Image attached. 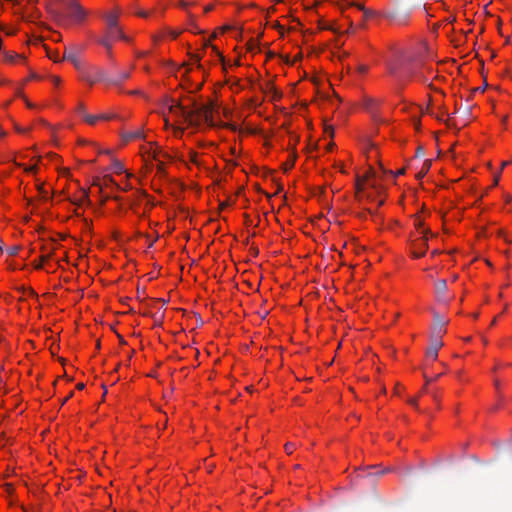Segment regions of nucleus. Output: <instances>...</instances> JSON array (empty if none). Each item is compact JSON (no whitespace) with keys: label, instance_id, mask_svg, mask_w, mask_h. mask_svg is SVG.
<instances>
[{"label":"nucleus","instance_id":"f257e3e1","mask_svg":"<svg viewBox=\"0 0 512 512\" xmlns=\"http://www.w3.org/2000/svg\"><path fill=\"white\" fill-rule=\"evenodd\" d=\"M214 105L212 102L207 104L193 103V108L188 109L179 102L171 101L169 105L170 113L174 114L181 122L188 123L192 126H200L206 123L210 126L214 125L213 121Z\"/></svg>","mask_w":512,"mask_h":512},{"label":"nucleus","instance_id":"f03ea898","mask_svg":"<svg viewBox=\"0 0 512 512\" xmlns=\"http://www.w3.org/2000/svg\"><path fill=\"white\" fill-rule=\"evenodd\" d=\"M421 64L418 62L411 63H402L400 65H389V72L391 75L398 77L400 79L405 77H415L419 80L426 81L423 73L420 71Z\"/></svg>","mask_w":512,"mask_h":512},{"label":"nucleus","instance_id":"7ed1b4c3","mask_svg":"<svg viewBox=\"0 0 512 512\" xmlns=\"http://www.w3.org/2000/svg\"><path fill=\"white\" fill-rule=\"evenodd\" d=\"M429 230H423V235L413 241H411V251L415 258L423 257L428 248V237Z\"/></svg>","mask_w":512,"mask_h":512},{"label":"nucleus","instance_id":"20e7f679","mask_svg":"<svg viewBox=\"0 0 512 512\" xmlns=\"http://www.w3.org/2000/svg\"><path fill=\"white\" fill-rule=\"evenodd\" d=\"M123 39L127 40L119 26L107 28V34L105 37L99 39V44L104 46L106 49H111V41Z\"/></svg>","mask_w":512,"mask_h":512},{"label":"nucleus","instance_id":"39448f33","mask_svg":"<svg viewBox=\"0 0 512 512\" xmlns=\"http://www.w3.org/2000/svg\"><path fill=\"white\" fill-rule=\"evenodd\" d=\"M65 5L72 19L78 22H81L85 19L87 12L76 0H69L65 3Z\"/></svg>","mask_w":512,"mask_h":512},{"label":"nucleus","instance_id":"423d86ee","mask_svg":"<svg viewBox=\"0 0 512 512\" xmlns=\"http://www.w3.org/2000/svg\"><path fill=\"white\" fill-rule=\"evenodd\" d=\"M442 346L443 341L439 336H431L429 347L426 350L427 358L431 359L432 361H435L438 357V351Z\"/></svg>","mask_w":512,"mask_h":512},{"label":"nucleus","instance_id":"0eeeda50","mask_svg":"<svg viewBox=\"0 0 512 512\" xmlns=\"http://www.w3.org/2000/svg\"><path fill=\"white\" fill-rule=\"evenodd\" d=\"M90 84H94L96 82H104L106 84L111 85V82H114L111 79V74L103 69H97L95 71V75L93 77L87 76L85 78Z\"/></svg>","mask_w":512,"mask_h":512},{"label":"nucleus","instance_id":"6e6552de","mask_svg":"<svg viewBox=\"0 0 512 512\" xmlns=\"http://www.w3.org/2000/svg\"><path fill=\"white\" fill-rule=\"evenodd\" d=\"M434 320L435 323L433 326V332L431 336H439L441 338L442 335L446 332L445 325L447 324V321L438 314L434 315Z\"/></svg>","mask_w":512,"mask_h":512},{"label":"nucleus","instance_id":"1a4fd4ad","mask_svg":"<svg viewBox=\"0 0 512 512\" xmlns=\"http://www.w3.org/2000/svg\"><path fill=\"white\" fill-rule=\"evenodd\" d=\"M385 17L393 24L405 25L409 19V14L387 13Z\"/></svg>","mask_w":512,"mask_h":512},{"label":"nucleus","instance_id":"9d476101","mask_svg":"<svg viewBox=\"0 0 512 512\" xmlns=\"http://www.w3.org/2000/svg\"><path fill=\"white\" fill-rule=\"evenodd\" d=\"M115 117L116 115L106 113H101L98 115L84 114V121L90 125H94L98 120H110Z\"/></svg>","mask_w":512,"mask_h":512},{"label":"nucleus","instance_id":"9b49d317","mask_svg":"<svg viewBox=\"0 0 512 512\" xmlns=\"http://www.w3.org/2000/svg\"><path fill=\"white\" fill-rule=\"evenodd\" d=\"M121 137H122L123 141L125 143H127V142L135 140V139H143L144 133H143L142 129H137L132 132H123V133H121Z\"/></svg>","mask_w":512,"mask_h":512},{"label":"nucleus","instance_id":"f8f14e48","mask_svg":"<svg viewBox=\"0 0 512 512\" xmlns=\"http://www.w3.org/2000/svg\"><path fill=\"white\" fill-rule=\"evenodd\" d=\"M130 76L129 72L122 71L117 74H111V79L115 82H111V85H119Z\"/></svg>","mask_w":512,"mask_h":512},{"label":"nucleus","instance_id":"ddd939ff","mask_svg":"<svg viewBox=\"0 0 512 512\" xmlns=\"http://www.w3.org/2000/svg\"><path fill=\"white\" fill-rule=\"evenodd\" d=\"M63 59L71 61L76 68L80 67V63L73 51H65Z\"/></svg>","mask_w":512,"mask_h":512},{"label":"nucleus","instance_id":"4468645a","mask_svg":"<svg viewBox=\"0 0 512 512\" xmlns=\"http://www.w3.org/2000/svg\"><path fill=\"white\" fill-rule=\"evenodd\" d=\"M435 289L437 295L440 297L447 289V283L444 279H440L435 283Z\"/></svg>","mask_w":512,"mask_h":512},{"label":"nucleus","instance_id":"2eb2a0df","mask_svg":"<svg viewBox=\"0 0 512 512\" xmlns=\"http://www.w3.org/2000/svg\"><path fill=\"white\" fill-rule=\"evenodd\" d=\"M105 19L107 23V28L118 26L117 16L115 14L109 13L106 15Z\"/></svg>","mask_w":512,"mask_h":512},{"label":"nucleus","instance_id":"dca6fc26","mask_svg":"<svg viewBox=\"0 0 512 512\" xmlns=\"http://www.w3.org/2000/svg\"><path fill=\"white\" fill-rule=\"evenodd\" d=\"M111 170L117 174L123 173L125 171L123 164L118 160H113Z\"/></svg>","mask_w":512,"mask_h":512},{"label":"nucleus","instance_id":"f3484780","mask_svg":"<svg viewBox=\"0 0 512 512\" xmlns=\"http://www.w3.org/2000/svg\"><path fill=\"white\" fill-rule=\"evenodd\" d=\"M103 181H104L105 186L114 185L116 187V189H121V186L119 184H117L115 182V180L113 179V177L110 175L104 176Z\"/></svg>","mask_w":512,"mask_h":512},{"label":"nucleus","instance_id":"a211bd4d","mask_svg":"<svg viewBox=\"0 0 512 512\" xmlns=\"http://www.w3.org/2000/svg\"><path fill=\"white\" fill-rule=\"evenodd\" d=\"M356 6H357V8H358L359 10H361V11H363V12H364V16H365V18H369V17H371V16H373V15H374V11L369 10V9H366V8H365L363 5H361V4H357Z\"/></svg>","mask_w":512,"mask_h":512},{"label":"nucleus","instance_id":"6ab92c4d","mask_svg":"<svg viewBox=\"0 0 512 512\" xmlns=\"http://www.w3.org/2000/svg\"><path fill=\"white\" fill-rule=\"evenodd\" d=\"M17 59L24 60V57H23V56H21V55H19V54H7V55H6V60H7L8 62L13 63V62H15Z\"/></svg>","mask_w":512,"mask_h":512},{"label":"nucleus","instance_id":"aec40b11","mask_svg":"<svg viewBox=\"0 0 512 512\" xmlns=\"http://www.w3.org/2000/svg\"><path fill=\"white\" fill-rule=\"evenodd\" d=\"M367 177H357V181H356V189H357V192H361L363 190V183L366 181Z\"/></svg>","mask_w":512,"mask_h":512},{"label":"nucleus","instance_id":"412c9836","mask_svg":"<svg viewBox=\"0 0 512 512\" xmlns=\"http://www.w3.org/2000/svg\"><path fill=\"white\" fill-rule=\"evenodd\" d=\"M19 250H20L19 246H11V247L7 248V254L10 256H15L18 254Z\"/></svg>","mask_w":512,"mask_h":512},{"label":"nucleus","instance_id":"4be33fe9","mask_svg":"<svg viewBox=\"0 0 512 512\" xmlns=\"http://www.w3.org/2000/svg\"><path fill=\"white\" fill-rule=\"evenodd\" d=\"M324 132L326 135L332 138L334 136V127L332 125L326 124L324 127Z\"/></svg>","mask_w":512,"mask_h":512},{"label":"nucleus","instance_id":"5701e85b","mask_svg":"<svg viewBox=\"0 0 512 512\" xmlns=\"http://www.w3.org/2000/svg\"><path fill=\"white\" fill-rule=\"evenodd\" d=\"M190 58L192 61L197 63L198 68H202V65L200 64L201 56L198 54H190Z\"/></svg>","mask_w":512,"mask_h":512},{"label":"nucleus","instance_id":"b1692460","mask_svg":"<svg viewBox=\"0 0 512 512\" xmlns=\"http://www.w3.org/2000/svg\"><path fill=\"white\" fill-rule=\"evenodd\" d=\"M197 157H198V154L196 152H193L191 151L189 153V159L191 162H193L194 164H198V160H197Z\"/></svg>","mask_w":512,"mask_h":512},{"label":"nucleus","instance_id":"393cba45","mask_svg":"<svg viewBox=\"0 0 512 512\" xmlns=\"http://www.w3.org/2000/svg\"><path fill=\"white\" fill-rule=\"evenodd\" d=\"M77 110H78V113L84 118V114H87L86 113V109H85V106L84 104L80 103L77 107Z\"/></svg>","mask_w":512,"mask_h":512},{"label":"nucleus","instance_id":"a878e982","mask_svg":"<svg viewBox=\"0 0 512 512\" xmlns=\"http://www.w3.org/2000/svg\"><path fill=\"white\" fill-rule=\"evenodd\" d=\"M79 201H81V202L89 201V195H88V192L86 190H83L81 192V198L79 199Z\"/></svg>","mask_w":512,"mask_h":512},{"label":"nucleus","instance_id":"bb28decb","mask_svg":"<svg viewBox=\"0 0 512 512\" xmlns=\"http://www.w3.org/2000/svg\"><path fill=\"white\" fill-rule=\"evenodd\" d=\"M430 167H431V160H425V162L423 164V168H422L424 173H427L428 170L430 169Z\"/></svg>","mask_w":512,"mask_h":512},{"label":"nucleus","instance_id":"cd10ccee","mask_svg":"<svg viewBox=\"0 0 512 512\" xmlns=\"http://www.w3.org/2000/svg\"><path fill=\"white\" fill-rule=\"evenodd\" d=\"M295 445L293 443H287L285 445V450L288 454H291L293 449H294Z\"/></svg>","mask_w":512,"mask_h":512},{"label":"nucleus","instance_id":"c85d7f7f","mask_svg":"<svg viewBox=\"0 0 512 512\" xmlns=\"http://www.w3.org/2000/svg\"><path fill=\"white\" fill-rule=\"evenodd\" d=\"M415 226L418 230H420V232L423 234V230H426L425 228H423V223L422 221L420 220H417L415 221Z\"/></svg>","mask_w":512,"mask_h":512},{"label":"nucleus","instance_id":"c756f323","mask_svg":"<svg viewBox=\"0 0 512 512\" xmlns=\"http://www.w3.org/2000/svg\"><path fill=\"white\" fill-rule=\"evenodd\" d=\"M50 13L57 19L63 18L62 14L56 10L50 9Z\"/></svg>","mask_w":512,"mask_h":512},{"label":"nucleus","instance_id":"7c9ffc66","mask_svg":"<svg viewBox=\"0 0 512 512\" xmlns=\"http://www.w3.org/2000/svg\"><path fill=\"white\" fill-rule=\"evenodd\" d=\"M294 161H295V158L293 157L289 162L286 163L285 171H288L289 169H291L294 166Z\"/></svg>","mask_w":512,"mask_h":512},{"label":"nucleus","instance_id":"2f4dec72","mask_svg":"<svg viewBox=\"0 0 512 512\" xmlns=\"http://www.w3.org/2000/svg\"><path fill=\"white\" fill-rule=\"evenodd\" d=\"M51 257V254L47 255V256H43L41 258V262H44L46 261L47 259H49ZM36 269H41L42 268V263H37V265L35 266Z\"/></svg>","mask_w":512,"mask_h":512},{"label":"nucleus","instance_id":"473e14b6","mask_svg":"<svg viewBox=\"0 0 512 512\" xmlns=\"http://www.w3.org/2000/svg\"><path fill=\"white\" fill-rule=\"evenodd\" d=\"M408 403L411 404L412 406H414L415 408L418 409V403H417V398H411L408 400Z\"/></svg>","mask_w":512,"mask_h":512},{"label":"nucleus","instance_id":"72a5a7b5","mask_svg":"<svg viewBox=\"0 0 512 512\" xmlns=\"http://www.w3.org/2000/svg\"><path fill=\"white\" fill-rule=\"evenodd\" d=\"M423 155H424V148L420 146V147L417 148L416 156L417 157H421Z\"/></svg>","mask_w":512,"mask_h":512},{"label":"nucleus","instance_id":"f704fd0d","mask_svg":"<svg viewBox=\"0 0 512 512\" xmlns=\"http://www.w3.org/2000/svg\"><path fill=\"white\" fill-rule=\"evenodd\" d=\"M388 471H390V469H384V470H378L377 472H375V475L377 476H382L384 475L385 473H387Z\"/></svg>","mask_w":512,"mask_h":512},{"label":"nucleus","instance_id":"c9c22d12","mask_svg":"<svg viewBox=\"0 0 512 512\" xmlns=\"http://www.w3.org/2000/svg\"><path fill=\"white\" fill-rule=\"evenodd\" d=\"M137 15L140 16V17L146 18L148 16V13L146 11L139 10L137 12Z\"/></svg>","mask_w":512,"mask_h":512},{"label":"nucleus","instance_id":"e433bc0d","mask_svg":"<svg viewBox=\"0 0 512 512\" xmlns=\"http://www.w3.org/2000/svg\"><path fill=\"white\" fill-rule=\"evenodd\" d=\"M367 69H368V68H367L366 66H364V65H359V66H358V71H359L360 73H365V72H367Z\"/></svg>","mask_w":512,"mask_h":512},{"label":"nucleus","instance_id":"4c0bfd02","mask_svg":"<svg viewBox=\"0 0 512 512\" xmlns=\"http://www.w3.org/2000/svg\"><path fill=\"white\" fill-rule=\"evenodd\" d=\"M157 171H158L159 174H163L164 173L163 163H159L158 164Z\"/></svg>","mask_w":512,"mask_h":512},{"label":"nucleus","instance_id":"58836bf2","mask_svg":"<svg viewBox=\"0 0 512 512\" xmlns=\"http://www.w3.org/2000/svg\"><path fill=\"white\" fill-rule=\"evenodd\" d=\"M72 396H73V392H70L67 397L62 399L61 405H64L68 401V399H70Z\"/></svg>","mask_w":512,"mask_h":512},{"label":"nucleus","instance_id":"ea45409f","mask_svg":"<svg viewBox=\"0 0 512 512\" xmlns=\"http://www.w3.org/2000/svg\"><path fill=\"white\" fill-rule=\"evenodd\" d=\"M131 188H132L131 184L127 182L123 188L121 187L120 190L127 191V190H130Z\"/></svg>","mask_w":512,"mask_h":512},{"label":"nucleus","instance_id":"a19ab883","mask_svg":"<svg viewBox=\"0 0 512 512\" xmlns=\"http://www.w3.org/2000/svg\"><path fill=\"white\" fill-rule=\"evenodd\" d=\"M424 378H425V385H428L430 382H432L434 380L433 378L427 377L426 374H424Z\"/></svg>","mask_w":512,"mask_h":512},{"label":"nucleus","instance_id":"79ce46f5","mask_svg":"<svg viewBox=\"0 0 512 512\" xmlns=\"http://www.w3.org/2000/svg\"><path fill=\"white\" fill-rule=\"evenodd\" d=\"M212 49L213 51H215V53L220 57V59L223 61V56L220 54V52L218 51V49L215 47V46H212Z\"/></svg>","mask_w":512,"mask_h":512},{"label":"nucleus","instance_id":"37998d69","mask_svg":"<svg viewBox=\"0 0 512 512\" xmlns=\"http://www.w3.org/2000/svg\"><path fill=\"white\" fill-rule=\"evenodd\" d=\"M98 181H99V178H96V179L94 180V182H93V185H95V186H99L100 191H102V185H101Z\"/></svg>","mask_w":512,"mask_h":512},{"label":"nucleus","instance_id":"c03bdc74","mask_svg":"<svg viewBox=\"0 0 512 512\" xmlns=\"http://www.w3.org/2000/svg\"><path fill=\"white\" fill-rule=\"evenodd\" d=\"M52 80H53L54 84H56V85H58L60 83V78L57 76H53Z\"/></svg>","mask_w":512,"mask_h":512},{"label":"nucleus","instance_id":"a18cd8bd","mask_svg":"<svg viewBox=\"0 0 512 512\" xmlns=\"http://www.w3.org/2000/svg\"><path fill=\"white\" fill-rule=\"evenodd\" d=\"M212 9H213V6H212V5H207V6L204 8V12H205V13H208V12H210Z\"/></svg>","mask_w":512,"mask_h":512},{"label":"nucleus","instance_id":"49530a36","mask_svg":"<svg viewBox=\"0 0 512 512\" xmlns=\"http://www.w3.org/2000/svg\"><path fill=\"white\" fill-rule=\"evenodd\" d=\"M420 125H421L420 120H419L418 118H416V119H415V128H416V129H419V128H420Z\"/></svg>","mask_w":512,"mask_h":512},{"label":"nucleus","instance_id":"de8ad7c7","mask_svg":"<svg viewBox=\"0 0 512 512\" xmlns=\"http://www.w3.org/2000/svg\"><path fill=\"white\" fill-rule=\"evenodd\" d=\"M179 34L180 33L176 32V31L171 32V36H172L173 39H176L179 36Z\"/></svg>","mask_w":512,"mask_h":512},{"label":"nucleus","instance_id":"09e8293b","mask_svg":"<svg viewBox=\"0 0 512 512\" xmlns=\"http://www.w3.org/2000/svg\"><path fill=\"white\" fill-rule=\"evenodd\" d=\"M404 173H405V169L402 168V169L398 170L395 175L399 176V175H403Z\"/></svg>","mask_w":512,"mask_h":512},{"label":"nucleus","instance_id":"8fccbe9b","mask_svg":"<svg viewBox=\"0 0 512 512\" xmlns=\"http://www.w3.org/2000/svg\"><path fill=\"white\" fill-rule=\"evenodd\" d=\"M40 191H41L42 197L46 199V198L48 197V196H47V195H48V192H47V191H44L42 188H41V190H40Z\"/></svg>","mask_w":512,"mask_h":512},{"label":"nucleus","instance_id":"3c124183","mask_svg":"<svg viewBox=\"0 0 512 512\" xmlns=\"http://www.w3.org/2000/svg\"><path fill=\"white\" fill-rule=\"evenodd\" d=\"M84 387H85V385L83 383H78L77 386H76V388L78 390H82V389H84Z\"/></svg>","mask_w":512,"mask_h":512},{"label":"nucleus","instance_id":"603ef678","mask_svg":"<svg viewBox=\"0 0 512 512\" xmlns=\"http://www.w3.org/2000/svg\"><path fill=\"white\" fill-rule=\"evenodd\" d=\"M485 90V87H478L474 89V92H483Z\"/></svg>","mask_w":512,"mask_h":512},{"label":"nucleus","instance_id":"864d4df0","mask_svg":"<svg viewBox=\"0 0 512 512\" xmlns=\"http://www.w3.org/2000/svg\"><path fill=\"white\" fill-rule=\"evenodd\" d=\"M335 146V143L331 142L327 145V150H331Z\"/></svg>","mask_w":512,"mask_h":512},{"label":"nucleus","instance_id":"5fc2aeb1","mask_svg":"<svg viewBox=\"0 0 512 512\" xmlns=\"http://www.w3.org/2000/svg\"><path fill=\"white\" fill-rule=\"evenodd\" d=\"M498 181H499V175H497L495 178H494V181H493V185H497L498 184Z\"/></svg>","mask_w":512,"mask_h":512},{"label":"nucleus","instance_id":"6e6d98bb","mask_svg":"<svg viewBox=\"0 0 512 512\" xmlns=\"http://www.w3.org/2000/svg\"><path fill=\"white\" fill-rule=\"evenodd\" d=\"M25 102H26L27 107H29V108H33L34 107L33 104L30 103L26 98H25Z\"/></svg>","mask_w":512,"mask_h":512},{"label":"nucleus","instance_id":"4d7b16f0","mask_svg":"<svg viewBox=\"0 0 512 512\" xmlns=\"http://www.w3.org/2000/svg\"><path fill=\"white\" fill-rule=\"evenodd\" d=\"M228 205H229V203H228V202H222V203H220V208H222V209H223L224 207H226V206H228Z\"/></svg>","mask_w":512,"mask_h":512},{"label":"nucleus","instance_id":"13d9d810","mask_svg":"<svg viewBox=\"0 0 512 512\" xmlns=\"http://www.w3.org/2000/svg\"><path fill=\"white\" fill-rule=\"evenodd\" d=\"M510 162L505 161L501 164V169H503L505 166H507Z\"/></svg>","mask_w":512,"mask_h":512},{"label":"nucleus","instance_id":"bf43d9fd","mask_svg":"<svg viewBox=\"0 0 512 512\" xmlns=\"http://www.w3.org/2000/svg\"><path fill=\"white\" fill-rule=\"evenodd\" d=\"M112 199H113V200H115V201H120V200H121V197H119V196H113V197H112Z\"/></svg>","mask_w":512,"mask_h":512},{"label":"nucleus","instance_id":"052dcab7","mask_svg":"<svg viewBox=\"0 0 512 512\" xmlns=\"http://www.w3.org/2000/svg\"><path fill=\"white\" fill-rule=\"evenodd\" d=\"M35 170H36L35 166H32V167L29 168V171H31V172H34Z\"/></svg>","mask_w":512,"mask_h":512},{"label":"nucleus","instance_id":"680f3d73","mask_svg":"<svg viewBox=\"0 0 512 512\" xmlns=\"http://www.w3.org/2000/svg\"><path fill=\"white\" fill-rule=\"evenodd\" d=\"M118 337H119V339H120V342L124 344V343H125V340H124L120 335H118Z\"/></svg>","mask_w":512,"mask_h":512},{"label":"nucleus","instance_id":"e2e57ef3","mask_svg":"<svg viewBox=\"0 0 512 512\" xmlns=\"http://www.w3.org/2000/svg\"><path fill=\"white\" fill-rule=\"evenodd\" d=\"M425 174H426V173H424V171L422 170V171L419 173L418 177H422V176H423V175H425Z\"/></svg>","mask_w":512,"mask_h":512},{"label":"nucleus","instance_id":"0e129e2a","mask_svg":"<svg viewBox=\"0 0 512 512\" xmlns=\"http://www.w3.org/2000/svg\"><path fill=\"white\" fill-rule=\"evenodd\" d=\"M13 33H14V31H11V30H8V32H7V34H9V35H11Z\"/></svg>","mask_w":512,"mask_h":512},{"label":"nucleus","instance_id":"69168bd1","mask_svg":"<svg viewBox=\"0 0 512 512\" xmlns=\"http://www.w3.org/2000/svg\"><path fill=\"white\" fill-rule=\"evenodd\" d=\"M108 199H109V196H106V197L103 199V203H104L105 201H107Z\"/></svg>","mask_w":512,"mask_h":512},{"label":"nucleus","instance_id":"338daca9","mask_svg":"<svg viewBox=\"0 0 512 512\" xmlns=\"http://www.w3.org/2000/svg\"><path fill=\"white\" fill-rule=\"evenodd\" d=\"M181 5H182L183 7H186V6H187V3L182 2V3H181Z\"/></svg>","mask_w":512,"mask_h":512},{"label":"nucleus","instance_id":"774afa93","mask_svg":"<svg viewBox=\"0 0 512 512\" xmlns=\"http://www.w3.org/2000/svg\"><path fill=\"white\" fill-rule=\"evenodd\" d=\"M437 253H438V251H437V250H434V251L432 252V254H433V255H436Z\"/></svg>","mask_w":512,"mask_h":512}]
</instances>
